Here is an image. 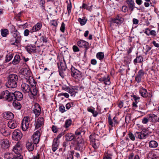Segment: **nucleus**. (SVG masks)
<instances>
[{"instance_id":"nucleus-30","label":"nucleus","mask_w":159,"mask_h":159,"mask_svg":"<svg viewBox=\"0 0 159 159\" xmlns=\"http://www.w3.org/2000/svg\"><path fill=\"white\" fill-rule=\"evenodd\" d=\"M21 148L19 143H17L13 149V151L16 154H20Z\"/></svg>"},{"instance_id":"nucleus-41","label":"nucleus","mask_w":159,"mask_h":159,"mask_svg":"<svg viewBox=\"0 0 159 159\" xmlns=\"http://www.w3.org/2000/svg\"><path fill=\"white\" fill-rule=\"evenodd\" d=\"M143 60V58L142 56H139L137 57L134 60V64H136L137 63H141L142 62Z\"/></svg>"},{"instance_id":"nucleus-50","label":"nucleus","mask_w":159,"mask_h":159,"mask_svg":"<svg viewBox=\"0 0 159 159\" xmlns=\"http://www.w3.org/2000/svg\"><path fill=\"white\" fill-rule=\"evenodd\" d=\"M66 3L67 4V10H71L72 5L70 0H69V1H66Z\"/></svg>"},{"instance_id":"nucleus-19","label":"nucleus","mask_w":159,"mask_h":159,"mask_svg":"<svg viewBox=\"0 0 159 159\" xmlns=\"http://www.w3.org/2000/svg\"><path fill=\"white\" fill-rule=\"evenodd\" d=\"M42 27V24L40 23H38L34 26L30 31V32L32 33L39 30Z\"/></svg>"},{"instance_id":"nucleus-43","label":"nucleus","mask_w":159,"mask_h":159,"mask_svg":"<svg viewBox=\"0 0 159 159\" xmlns=\"http://www.w3.org/2000/svg\"><path fill=\"white\" fill-rule=\"evenodd\" d=\"M98 136V135L96 134H92L89 137L90 139V140L93 142V143H95V141L96 140V137Z\"/></svg>"},{"instance_id":"nucleus-1","label":"nucleus","mask_w":159,"mask_h":159,"mask_svg":"<svg viewBox=\"0 0 159 159\" xmlns=\"http://www.w3.org/2000/svg\"><path fill=\"white\" fill-rule=\"evenodd\" d=\"M8 80L6 84L7 87L9 88H16L19 81L18 76L15 74H11L8 77Z\"/></svg>"},{"instance_id":"nucleus-54","label":"nucleus","mask_w":159,"mask_h":159,"mask_svg":"<svg viewBox=\"0 0 159 159\" xmlns=\"http://www.w3.org/2000/svg\"><path fill=\"white\" fill-rule=\"evenodd\" d=\"M62 96H64L66 98H68L69 97V94L66 93H60L58 94V96L59 97H61Z\"/></svg>"},{"instance_id":"nucleus-7","label":"nucleus","mask_w":159,"mask_h":159,"mask_svg":"<svg viewBox=\"0 0 159 159\" xmlns=\"http://www.w3.org/2000/svg\"><path fill=\"white\" fill-rule=\"evenodd\" d=\"M71 71V75L75 79L80 78L82 77V73L81 72L76 69L74 67L72 66L70 69Z\"/></svg>"},{"instance_id":"nucleus-44","label":"nucleus","mask_w":159,"mask_h":159,"mask_svg":"<svg viewBox=\"0 0 159 159\" xmlns=\"http://www.w3.org/2000/svg\"><path fill=\"white\" fill-rule=\"evenodd\" d=\"M72 121L70 119L67 120L65 122L64 127L66 128L69 127L72 124Z\"/></svg>"},{"instance_id":"nucleus-32","label":"nucleus","mask_w":159,"mask_h":159,"mask_svg":"<svg viewBox=\"0 0 159 159\" xmlns=\"http://www.w3.org/2000/svg\"><path fill=\"white\" fill-rule=\"evenodd\" d=\"M14 155L12 153L7 152L4 154V157L5 159H13Z\"/></svg>"},{"instance_id":"nucleus-27","label":"nucleus","mask_w":159,"mask_h":159,"mask_svg":"<svg viewBox=\"0 0 159 159\" xmlns=\"http://www.w3.org/2000/svg\"><path fill=\"white\" fill-rule=\"evenodd\" d=\"M149 146L151 148H156L158 146V143L155 140H151L148 143Z\"/></svg>"},{"instance_id":"nucleus-29","label":"nucleus","mask_w":159,"mask_h":159,"mask_svg":"<svg viewBox=\"0 0 159 159\" xmlns=\"http://www.w3.org/2000/svg\"><path fill=\"white\" fill-rule=\"evenodd\" d=\"M26 147L29 151H32L34 149V144L31 142L29 141L27 142L26 143Z\"/></svg>"},{"instance_id":"nucleus-11","label":"nucleus","mask_w":159,"mask_h":159,"mask_svg":"<svg viewBox=\"0 0 159 159\" xmlns=\"http://www.w3.org/2000/svg\"><path fill=\"white\" fill-rule=\"evenodd\" d=\"M41 109L38 103H35L34 105L33 112L35 117H38L41 114Z\"/></svg>"},{"instance_id":"nucleus-33","label":"nucleus","mask_w":159,"mask_h":159,"mask_svg":"<svg viewBox=\"0 0 159 159\" xmlns=\"http://www.w3.org/2000/svg\"><path fill=\"white\" fill-rule=\"evenodd\" d=\"M85 146L86 143H77V146L75 149L77 150L81 151L85 148Z\"/></svg>"},{"instance_id":"nucleus-12","label":"nucleus","mask_w":159,"mask_h":159,"mask_svg":"<svg viewBox=\"0 0 159 159\" xmlns=\"http://www.w3.org/2000/svg\"><path fill=\"white\" fill-rule=\"evenodd\" d=\"M131 96L132 97L131 100L133 101L132 104L133 108V109H135L138 106L137 104L139 102L140 98L134 95H131Z\"/></svg>"},{"instance_id":"nucleus-53","label":"nucleus","mask_w":159,"mask_h":159,"mask_svg":"<svg viewBox=\"0 0 159 159\" xmlns=\"http://www.w3.org/2000/svg\"><path fill=\"white\" fill-rule=\"evenodd\" d=\"M77 143H85L84 139L81 138L76 139Z\"/></svg>"},{"instance_id":"nucleus-56","label":"nucleus","mask_w":159,"mask_h":159,"mask_svg":"<svg viewBox=\"0 0 159 159\" xmlns=\"http://www.w3.org/2000/svg\"><path fill=\"white\" fill-rule=\"evenodd\" d=\"M13 159H23V156L20 154L14 155Z\"/></svg>"},{"instance_id":"nucleus-24","label":"nucleus","mask_w":159,"mask_h":159,"mask_svg":"<svg viewBox=\"0 0 159 159\" xmlns=\"http://www.w3.org/2000/svg\"><path fill=\"white\" fill-rule=\"evenodd\" d=\"M108 122L109 125L111 127L115 126L116 121V117H114L113 120H112L110 115H109L108 117Z\"/></svg>"},{"instance_id":"nucleus-15","label":"nucleus","mask_w":159,"mask_h":159,"mask_svg":"<svg viewBox=\"0 0 159 159\" xmlns=\"http://www.w3.org/2000/svg\"><path fill=\"white\" fill-rule=\"evenodd\" d=\"M63 65L64 64L63 63H61L60 64V67L58 66L59 74L62 78H64L66 76L64 72L66 70V66L65 65V66H63Z\"/></svg>"},{"instance_id":"nucleus-14","label":"nucleus","mask_w":159,"mask_h":159,"mask_svg":"<svg viewBox=\"0 0 159 159\" xmlns=\"http://www.w3.org/2000/svg\"><path fill=\"white\" fill-rule=\"evenodd\" d=\"M44 122V118L43 117H39L35 121V128L36 129H38L39 128L41 127L43 125Z\"/></svg>"},{"instance_id":"nucleus-63","label":"nucleus","mask_w":159,"mask_h":159,"mask_svg":"<svg viewBox=\"0 0 159 159\" xmlns=\"http://www.w3.org/2000/svg\"><path fill=\"white\" fill-rule=\"evenodd\" d=\"M52 130L54 133H56L57 131V129L56 126L53 125L52 127Z\"/></svg>"},{"instance_id":"nucleus-37","label":"nucleus","mask_w":159,"mask_h":159,"mask_svg":"<svg viewBox=\"0 0 159 159\" xmlns=\"http://www.w3.org/2000/svg\"><path fill=\"white\" fill-rule=\"evenodd\" d=\"M13 105L16 109L19 110L21 107V105L19 102L17 101H14L13 102Z\"/></svg>"},{"instance_id":"nucleus-3","label":"nucleus","mask_w":159,"mask_h":159,"mask_svg":"<svg viewBox=\"0 0 159 159\" xmlns=\"http://www.w3.org/2000/svg\"><path fill=\"white\" fill-rule=\"evenodd\" d=\"M14 93L10 92L6 90L2 92L0 96L1 99L3 98L5 100L10 102L12 101H15V96Z\"/></svg>"},{"instance_id":"nucleus-17","label":"nucleus","mask_w":159,"mask_h":159,"mask_svg":"<svg viewBox=\"0 0 159 159\" xmlns=\"http://www.w3.org/2000/svg\"><path fill=\"white\" fill-rule=\"evenodd\" d=\"M36 83L35 84V85L34 83V84H33L32 83L30 84L31 87V90L30 93H31L34 96H35L37 95L38 91V89L36 87Z\"/></svg>"},{"instance_id":"nucleus-59","label":"nucleus","mask_w":159,"mask_h":159,"mask_svg":"<svg viewBox=\"0 0 159 159\" xmlns=\"http://www.w3.org/2000/svg\"><path fill=\"white\" fill-rule=\"evenodd\" d=\"M134 2L132 0H130V9L133 10L134 6Z\"/></svg>"},{"instance_id":"nucleus-55","label":"nucleus","mask_w":159,"mask_h":159,"mask_svg":"<svg viewBox=\"0 0 159 159\" xmlns=\"http://www.w3.org/2000/svg\"><path fill=\"white\" fill-rule=\"evenodd\" d=\"M65 23L63 22L61 23V26L60 28L61 31L63 33H64L65 31Z\"/></svg>"},{"instance_id":"nucleus-61","label":"nucleus","mask_w":159,"mask_h":159,"mask_svg":"<svg viewBox=\"0 0 159 159\" xmlns=\"http://www.w3.org/2000/svg\"><path fill=\"white\" fill-rule=\"evenodd\" d=\"M73 49L74 52H78L80 51L78 47L75 45H74L73 46Z\"/></svg>"},{"instance_id":"nucleus-52","label":"nucleus","mask_w":159,"mask_h":159,"mask_svg":"<svg viewBox=\"0 0 159 159\" xmlns=\"http://www.w3.org/2000/svg\"><path fill=\"white\" fill-rule=\"evenodd\" d=\"M50 24L51 25H53L55 27H57L58 25L57 21L55 20H51Z\"/></svg>"},{"instance_id":"nucleus-48","label":"nucleus","mask_w":159,"mask_h":159,"mask_svg":"<svg viewBox=\"0 0 159 159\" xmlns=\"http://www.w3.org/2000/svg\"><path fill=\"white\" fill-rule=\"evenodd\" d=\"M92 6H89L87 5V4L85 3H83L82 5V8L83 9H86L87 10H90V9H91V7Z\"/></svg>"},{"instance_id":"nucleus-40","label":"nucleus","mask_w":159,"mask_h":159,"mask_svg":"<svg viewBox=\"0 0 159 159\" xmlns=\"http://www.w3.org/2000/svg\"><path fill=\"white\" fill-rule=\"evenodd\" d=\"M1 34L3 37H6L9 34V31L7 29H1Z\"/></svg>"},{"instance_id":"nucleus-46","label":"nucleus","mask_w":159,"mask_h":159,"mask_svg":"<svg viewBox=\"0 0 159 159\" xmlns=\"http://www.w3.org/2000/svg\"><path fill=\"white\" fill-rule=\"evenodd\" d=\"M78 21L80 23L81 25H83L86 24L87 20H86L84 18V19L79 18L78 19Z\"/></svg>"},{"instance_id":"nucleus-4","label":"nucleus","mask_w":159,"mask_h":159,"mask_svg":"<svg viewBox=\"0 0 159 159\" xmlns=\"http://www.w3.org/2000/svg\"><path fill=\"white\" fill-rule=\"evenodd\" d=\"M23 73L25 76L26 77V82L29 84H31L33 83L35 85L36 82L35 81L34 79L31 76V71L29 70L25 69L24 70Z\"/></svg>"},{"instance_id":"nucleus-10","label":"nucleus","mask_w":159,"mask_h":159,"mask_svg":"<svg viewBox=\"0 0 159 159\" xmlns=\"http://www.w3.org/2000/svg\"><path fill=\"white\" fill-rule=\"evenodd\" d=\"M77 44L80 47L85 48L86 52L89 48V43L85 41L82 40H80L77 43Z\"/></svg>"},{"instance_id":"nucleus-13","label":"nucleus","mask_w":159,"mask_h":159,"mask_svg":"<svg viewBox=\"0 0 159 159\" xmlns=\"http://www.w3.org/2000/svg\"><path fill=\"white\" fill-rule=\"evenodd\" d=\"M21 90L25 93H29L31 88L29 85L25 83H23L21 85Z\"/></svg>"},{"instance_id":"nucleus-47","label":"nucleus","mask_w":159,"mask_h":159,"mask_svg":"<svg viewBox=\"0 0 159 159\" xmlns=\"http://www.w3.org/2000/svg\"><path fill=\"white\" fill-rule=\"evenodd\" d=\"M13 55L12 54L7 55L6 56L5 61L6 62H8L10 61L12 58Z\"/></svg>"},{"instance_id":"nucleus-22","label":"nucleus","mask_w":159,"mask_h":159,"mask_svg":"<svg viewBox=\"0 0 159 159\" xmlns=\"http://www.w3.org/2000/svg\"><path fill=\"white\" fill-rule=\"evenodd\" d=\"M18 125L17 122L13 120L9 121L8 123V126L10 129H14L16 128Z\"/></svg>"},{"instance_id":"nucleus-64","label":"nucleus","mask_w":159,"mask_h":159,"mask_svg":"<svg viewBox=\"0 0 159 159\" xmlns=\"http://www.w3.org/2000/svg\"><path fill=\"white\" fill-rule=\"evenodd\" d=\"M152 43L156 47L159 48V43H157L155 41H153Z\"/></svg>"},{"instance_id":"nucleus-51","label":"nucleus","mask_w":159,"mask_h":159,"mask_svg":"<svg viewBox=\"0 0 159 159\" xmlns=\"http://www.w3.org/2000/svg\"><path fill=\"white\" fill-rule=\"evenodd\" d=\"M150 154L151 155V157H149V159H157L158 158V156H157L154 153H150Z\"/></svg>"},{"instance_id":"nucleus-36","label":"nucleus","mask_w":159,"mask_h":159,"mask_svg":"<svg viewBox=\"0 0 159 159\" xmlns=\"http://www.w3.org/2000/svg\"><path fill=\"white\" fill-rule=\"evenodd\" d=\"M20 56L18 55H16L14 57L12 62L13 64L16 65L20 62Z\"/></svg>"},{"instance_id":"nucleus-23","label":"nucleus","mask_w":159,"mask_h":159,"mask_svg":"<svg viewBox=\"0 0 159 159\" xmlns=\"http://www.w3.org/2000/svg\"><path fill=\"white\" fill-rule=\"evenodd\" d=\"M15 96V100H21L23 98V95L22 93L19 91H16L13 93Z\"/></svg>"},{"instance_id":"nucleus-31","label":"nucleus","mask_w":159,"mask_h":159,"mask_svg":"<svg viewBox=\"0 0 159 159\" xmlns=\"http://www.w3.org/2000/svg\"><path fill=\"white\" fill-rule=\"evenodd\" d=\"M66 140L67 141H70L75 139L73 134L71 133H67L65 135Z\"/></svg>"},{"instance_id":"nucleus-60","label":"nucleus","mask_w":159,"mask_h":159,"mask_svg":"<svg viewBox=\"0 0 159 159\" xmlns=\"http://www.w3.org/2000/svg\"><path fill=\"white\" fill-rule=\"evenodd\" d=\"M148 120H149V118L145 117L142 119V122L143 124H146L148 122Z\"/></svg>"},{"instance_id":"nucleus-20","label":"nucleus","mask_w":159,"mask_h":159,"mask_svg":"<svg viewBox=\"0 0 159 159\" xmlns=\"http://www.w3.org/2000/svg\"><path fill=\"white\" fill-rule=\"evenodd\" d=\"M3 116L7 120H11L14 118V115L11 112L7 111L4 113Z\"/></svg>"},{"instance_id":"nucleus-34","label":"nucleus","mask_w":159,"mask_h":159,"mask_svg":"<svg viewBox=\"0 0 159 159\" xmlns=\"http://www.w3.org/2000/svg\"><path fill=\"white\" fill-rule=\"evenodd\" d=\"M158 117L153 114H151L149 115V119L152 122L157 121V122Z\"/></svg>"},{"instance_id":"nucleus-9","label":"nucleus","mask_w":159,"mask_h":159,"mask_svg":"<svg viewBox=\"0 0 159 159\" xmlns=\"http://www.w3.org/2000/svg\"><path fill=\"white\" fill-rule=\"evenodd\" d=\"M40 136V133L38 130L37 131L33 134L32 136V139L34 144H37L39 143Z\"/></svg>"},{"instance_id":"nucleus-16","label":"nucleus","mask_w":159,"mask_h":159,"mask_svg":"<svg viewBox=\"0 0 159 159\" xmlns=\"http://www.w3.org/2000/svg\"><path fill=\"white\" fill-rule=\"evenodd\" d=\"M144 75V72L143 70H140L138 72V75L135 77V80L138 82H140L142 79L143 78Z\"/></svg>"},{"instance_id":"nucleus-6","label":"nucleus","mask_w":159,"mask_h":159,"mask_svg":"<svg viewBox=\"0 0 159 159\" xmlns=\"http://www.w3.org/2000/svg\"><path fill=\"white\" fill-rule=\"evenodd\" d=\"M30 118L29 117H24L22 120L21 123V128L23 131H26L28 128L29 124Z\"/></svg>"},{"instance_id":"nucleus-58","label":"nucleus","mask_w":159,"mask_h":159,"mask_svg":"<svg viewBox=\"0 0 159 159\" xmlns=\"http://www.w3.org/2000/svg\"><path fill=\"white\" fill-rule=\"evenodd\" d=\"M59 110L62 113H63L66 111L65 110V107L64 106H60L59 107Z\"/></svg>"},{"instance_id":"nucleus-8","label":"nucleus","mask_w":159,"mask_h":159,"mask_svg":"<svg viewBox=\"0 0 159 159\" xmlns=\"http://www.w3.org/2000/svg\"><path fill=\"white\" fill-rule=\"evenodd\" d=\"M22 134L21 131L18 129L15 130L12 134V138L16 141H18L21 139L22 137Z\"/></svg>"},{"instance_id":"nucleus-25","label":"nucleus","mask_w":159,"mask_h":159,"mask_svg":"<svg viewBox=\"0 0 159 159\" xmlns=\"http://www.w3.org/2000/svg\"><path fill=\"white\" fill-rule=\"evenodd\" d=\"M123 19L117 16L114 19H112L113 22L117 24H120L122 23L123 21Z\"/></svg>"},{"instance_id":"nucleus-5","label":"nucleus","mask_w":159,"mask_h":159,"mask_svg":"<svg viewBox=\"0 0 159 159\" xmlns=\"http://www.w3.org/2000/svg\"><path fill=\"white\" fill-rule=\"evenodd\" d=\"M10 145L9 141L7 139H2L0 140V147L3 150L8 149Z\"/></svg>"},{"instance_id":"nucleus-38","label":"nucleus","mask_w":159,"mask_h":159,"mask_svg":"<svg viewBox=\"0 0 159 159\" xmlns=\"http://www.w3.org/2000/svg\"><path fill=\"white\" fill-rule=\"evenodd\" d=\"M66 92L70 94V96H71L75 97L76 93V92L73 89L70 87L68 88Z\"/></svg>"},{"instance_id":"nucleus-42","label":"nucleus","mask_w":159,"mask_h":159,"mask_svg":"<svg viewBox=\"0 0 159 159\" xmlns=\"http://www.w3.org/2000/svg\"><path fill=\"white\" fill-rule=\"evenodd\" d=\"M87 110L89 112L92 113L93 116L95 117L97 116L98 114V113L97 111L94 110L90 107L88 108Z\"/></svg>"},{"instance_id":"nucleus-45","label":"nucleus","mask_w":159,"mask_h":159,"mask_svg":"<svg viewBox=\"0 0 159 159\" xmlns=\"http://www.w3.org/2000/svg\"><path fill=\"white\" fill-rule=\"evenodd\" d=\"M104 56L103 53L101 52H98L96 55L97 58L100 60L104 58Z\"/></svg>"},{"instance_id":"nucleus-49","label":"nucleus","mask_w":159,"mask_h":159,"mask_svg":"<svg viewBox=\"0 0 159 159\" xmlns=\"http://www.w3.org/2000/svg\"><path fill=\"white\" fill-rule=\"evenodd\" d=\"M74 106V103L73 102H71L68 103L66 105V108L67 109H69L70 107Z\"/></svg>"},{"instance_id":"nucleus-35","label":"nucleus","mask_w":159,"mask_h":159,"mask_svg":"<svg viewBox=\"0 0 159 159\" xmlns=\"http://www.w3.org/2000/svg\"><path fill=\"white\" fill-rule=\"evenodd\" d=\"M83 133V134L84 133V131H81L80 129H77L75 132V134L74 135L75 139H78L81 138V134Z\"/></svg>"},{"instance_id":"nucleus-21","label":"nucleus","mask_w":159,"mask_h":159,"mask_svg":"<svg viewBox=\"0 0 159 159\" xmlns=\"http://www.w3.org/2000/svg\"><path fill=\"white\" fill-rule=\"evenodd\" d=\"M137 138L140 139H144L146 138L147 135L142 132H136L135 134Z\"/></svg>"},{"instance_id":"nucleus-26","label":"nucleus","mask_w":159,"mask_h":159,"mask_svg":"<svg viewBox=\"0 0 159 159\" xmlns=\"http://www.w3.org/2000/svg\"><path fill=\"white\" fill-rule=\"evenodd\" d=\"M59 141L57 139H54L52 145V150L55 152L57 149L59 144Z\"/></svg>"},{"instance_id":"nucleus-28","label":"nucleus","mask_w":159,"mask_h":159,"mask_svg":"<svg viewBox=\"0 0 159 159\" xmlns=\"http://www.w3.org/2000/svg\"><path fill=\"white\" fill-rule=\"evenodd\" d=\"M99 80L100 81L103 82L106 85H109L110 84V78L108 76L107 77H104L99 79Z\"/></svg>"},{"instance_id":"nucleus-39","label":"nucleus","mask_w":159,"mask_h":159,"mask_svg":"<svg viewBox=\"0 0 159 159\" xmlns=\"http://www.w3.org/2000/svg\"><path fill=\"white\" fill-rule=\"evenodd\" d=\"M140 93L141 95L143 97H146L148 96L147 90L144 89H141L140 90Z\"/></svg>"},{"instance_id":"nucleus-2","label":"nucleus","mask_w":159,"mask_h":159,"mask_svg":"<svg viewBox=\"0 0 159 159\" xmlns=\"http://www.w3.org/2000/svg\"><path fill=\"white\" fill-rule=\"evenodd\" d=\"M21 40V36L19 32L16 30L15 33L12 34V37L9 40L11 45L18 47L20 44Z\"/></svg>"},{"instance_id":"nucleus-18","label":"nucleus","mask_w":159,"mask_h":159,"mask_svg":"<svg viewBox=\"0 0 159 159\" xmlns=\"http://www.w3.org/2000/svg\"><path fill=\"white\" fill-rule=\"evenodd\" d=\"M1 133L4 136H7L11 133V130L7 128L3 127L0 129Z\"/></svg>"},{"instance_id":"nucleus-62","label":"nucleus","mask_w":159,"mask_h":159,"mask_svg":"<svg viewBox=\"0 0 159 159\" xmlns=\"http://www.w3.org/2000/svg\"><path fill=\"white\" fill-rule=\"evenodd\" d=\"M30 31H29L28 29H25L24 31V35L25 36H28Z\"/></svg>"},{"instance_id":"nucleus-57","label":"nucleus","mask_w":159,"mask_h":159,"mask_svg":"<svg viewBox=\"0 0 159 159\" xmlns=\"http://www.w3.org/2000/svg\"><path fill=\"white\" fill-rule=\"evenodd\" d=\"M103 159H111V155L106 153L105 154Z\"/></svg>"}]
</instances>
